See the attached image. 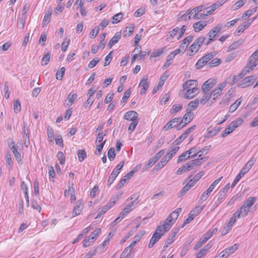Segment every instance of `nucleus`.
Wrapping results in <instances>:
<instances>
[{"label":"nucleus","instance_id":"1","mask_svg":"<svg viewBox=\"0 0 258 258\" xmlns=\"http://www.w3.org/2000/svg\"><path fill=\"white\" fill-rule=\"evenodd\" d=\"M181 208H177L173 211L162 222L158 225L151 237L148 244L149 248H152L163 235L164 233L167 232L175 223L179 214L181 212Z\"/></svg>","mask_w":258,"mask_h":258},{"label":"nucleus","instance_id":"2","mask_svg":"<svg viewBox=\"0 0 258 258\" xmlns=\"http://www.w3.org/2000/svg\"><path fill=\"white\" fill-rule=\"evenodd\" d=\"M256 201V198L254 197H249L243 203L242 205L234 214L236 215L238 218L246 217L250 209Z\"/></svg>","mask_w":258,"mask_h":258},{"label":"nucleus","instance_id":"3","mask_svg":"<svg viewBox=\"0 0 258 258\" xmlns=\"http://www.w3.org/2000/svg\"><path fill=\"white\" fill-rule=\"evenodd\" d=\"M216 55V53L214 51L205 54L198 60L195 65L196 68L197 69H201L206 64H207L208 61L212 59Z\"/></svg>","mask_w":258,"mask_h":258},{"label":"nucleus","instance_id":"4","mask_svg":"<svg viewBox=\"0 0 258 258\" xmlns=\"http://www.w3.org/2000/svg\"><path fill=\"white\" fill-rule=\"evenodd\" d=\"M222 26L221 24L217 25L210 30L207 34L208 36V40L205 43L206 45H208L212 42H213L215 39L214 38L216 36L217 34L221 30Z\"/></svg>","mask_w":258,"mask_h":258},{"label":"nucleus","instance_id":"5","mask_svg":"<svg viewBox=\"0 0 258 258\" xmlns=\"http://www.w3.org/2000/svg\"><path fill=\"white\" fill-rule=\"evenodd\" d=\"M257 78V77L255 76L245 77L239 82L237 86L242 88L248 87L252 85L255 82Z\"/></svg>","mask_w":258,"mask_h":258},{"label":"nucleus","instance_id":"6","mask_svg":"<svg viewBox=\"0 0 258 258\" xmlns=\"http://www.w3.org/2000/svg\"><path fill=\"white\" fill-rule=\"evenodd\" d=\"M194 114L190 108H187L186 112L184 115L183 118L179 120L182 128L189 123L194 119Z\"/></svg>","mask_w":258,"mask_h":258},{"label":"nucleus","instance_id":"7","mask_svg":"<svg viewBox=\"0 0 258 258\" xmlns=\"http://www.w3.org/2000/svg\"><path fill=\"white\" fill-rule=\"evenodd\" d=\"M179 120H180V117L173 118L164 125L163 129L164 131H167L173 127H176L178 130H180L182 128V126H181Z\"/></svg>","mask_w":258,"mask_h":258},{"label":"nucleus","instance_id":"8","mask_svg":"<svg viewBox=\"0 0 258 258\" xmlns=\"http://www.w3.org/2000/svg\"><path fill=\"white\" fill-rule=\"evenodd\" d=\"M204 207H196L193 210H192L189 214L188 217L184 221L182 227H183L187 224L189 223L195 217L199 214L201 212L203 211Z\"/></svg>","mask_w":258,"mask_h":258},{"label":"nucleus","instance_id":"9","mask_svg":"<svg viewBox=\"0 0 258 258\" xmlns=\"http://www.w3.org/2000/svg\"><path fill=\"white\" fill-rule=\"evenodd\" d=\"M226 86V82H223L219 84L217 87L213 90L210 94L211 97H213V100H215L222 93V90Z\"/></svg>","mask_w":258,"mask_h":258},{"label":"nucleus","instance_id":"10","mask_svg":"<svg viewBox=\"0 0 258 258\" xmlns=\"http://www.w3.org/2000/svg\"><path fill=\"white\" fill-rule=\"evenodd\" d=\"M238 245L235 244L232 246H229V247L225 248L223 250L220 254H221L222 258H227L229 255L233 253L235 250L237 249Z\"/></svg>","mask_w":258,"mask_h":258},{"label":"nucleus","instance_id":"11","mask_svg":"<svg viewBox=\"0 0 258 258\" xmlns=\"http://www.w3.org/2000/svg\"><path fill=\"white\" fill-rule=\"evenodd\" d=\"M216 82L213 79H209L206 81L202 86V90L204 93H206L215 85Z\"/></svg>","mask_w":258,"mask_h":258},{"label":"nucleus","instance_id":"12","mask_svg":"<svg viewBox=\"0 0 258 258\" xmlns=\"http://www.w3.org/2000/svg\"><path fill=\"white\" fill-rule=\"evenodd\" d=\"M139 86L142 87L140 94L141 95L145 94L149 86V83L148 82V78L147 77L142 78L141 80Z\"/></svg>","mask_w":258,"mask_h":258},{"label":"nucleus","instance_id":"13","mask_svg":"<svg viewBox=\"0 0 258 258\" xmlns=\"http://www.w3.org/2000/svg\"><path fill=\"white\" fill-rule=\"evenodd\" d=\"M221 130V127L220 126H216L214 128L208 130L207 134L204 136V140L205 141L207 139H209L216 134H217Z\"/></svg>","mask_w":258,"mask_h":258},{"label":"nucleus","instance_id":"14","mask_svg":"<svg viewBox=\"0 0 258 258\" xmlns=\"http://www.w3.org/2000/svg\"><path fill=\"white\" fill-rule=\"evenodd\" d=\"M193 36L191 35H188L187 37H185L180 43L179 45V47L181 49V50L183 52H184L189 43L192 40Z\"/></svg>","mask_w":258,"mask_h":258},{"label":"nucleus","instance_id":"15","mask_svg":"<svg viewBox=\"0 0 258 258\" xmlns=\"http://www.w3.org/2000/svg\"><path fill=\"white\" fill-rule=\"evenodd\" d=\"M186 92L184 94V98L186 99H190L196 96L199 92L198 88H191L186 90Z\"/></svg>","mask_w":258,"mask_h":258},{"label":"nucleus","instance_id":"16","mask_svg":"<svg viewBox=\"0 0 258 258\" xmlns=\"http://www.w3.org/2000/svg\"><path fill=\"white\" fill-rule=\"evenodd\" d=\"M198 82L195 80H189L185 82L183 84V88L184 90H187L189 89L197 88Z\"/></svg>","mask_w":258,"mask_h":258},{"label":"nucleus","instance_id":"17","mask_svg":"<svg viewBox=\"0 0 258 258\" xmlns=\"http://www.w3.org/2000/svg\"><path fill=\"white\" fill-rule=\"evenodd\" d=\"M83 209V205L81 200L77 201V205L74 207L72 212V217H74L79 215L82 211Z\"/></svg>","mask_w":258,"mask_h":258},{"label":"nucleus","instance_id":"18","mask_svg":"<svg viewBox=\"0 0 258 258\" xmlns=\"http://www.w3.org/2000/svg\"><path fill=\"white\" fill-rule=\"evenodd\" d=\"M258 63V57H255L253 56H250L249 58V60L245 67H248L250 69V71L254 69V68L256 66Z\"/></svg>","mask_w":258,"mask_h":258},{"label":"nucleus","instance_id":"19","mask_svg":"<svg viewBox=\"0 0 258 258\" xmlns=\"http://www.w3.org/2000/svg\"><path fill=\"white\" fill-rule=\"evenodd\" d=\"M138 115V113L135 111H129L125 113L124 119L130 121H135Z\"/></svg>","mask_w":258,"mask_h":258},{"label":"nucleus","instance_id":"20","mask_svg":"<svg viewBox=\"0 0 258 258\" xmlns=\"http://www.w3.org/2000/svg\"><path fill=\"white\" fill-rule=\"evenodd\" d=\"M226 0H218L214 4L212 5L208 9H210V10L208 11V14H212L215 10H216L219 7L222 6L225 2Z\"/></svg>","mask_w":258,"mask_h":258},{"label":"nucleus","instance_id":"21","mask_svg":"<svg viewBox=\"0 0 258 258\" xmlns=\"http://www.w3.org/2000/svg\"><path fill=\"white\" fill-rule=\"evenodd\" d=\"M195 183L191 179L183 187L179 194L178 197L183 196L191 187H193Z\"/></svg>","mask_w":258,"mask_h":258},{"label":"nucleus","instance_id":"22","mask_svg":"<svg viewBox=\"0 0 258 258\" xmlns=\"http://www.w3.org/2000/svg\"><path fill=\"white\" fill-rule=\"evenodd\" d=\"M121 38V34L120 32H117L115 34L114 36L110 40L108 43V46L111 48L112 46L117 43L118 40Z\"/></svg>","mask_w":258,"mask_h":258},{"label":"nucleus","instance_id":"23","mask_svg":"<svg viewBox=\"0 0 258 258\" xmlns=\"http://www.w3.org/2000/svg\"><path fill=\"white\" fill-rule=\"evenodd\" d=\"M207 23L205 21H200L193 25V28L195 32H198L202 30L206 26Z\"/></svg>","mask_w":258,"mask_h":258},{"label":"nucleus","instance_id":"24","mask_svg":"<svg viewBox=\"0 0 258 258\" xmlns=\"http://www.w3.org/2000/svg\"><path fill=\"white\" fill-rule=\"evenodd\" d=\"M168 162L167 156H164L160 161L154 166L153 170L157 171L159 169L162 168Z\"/></svg>","mask_w":258,"mask_h":258},{"label":"nucleus","instance_id":"25","mask_svg":"<svg viewBox=\"0 0 258 258\" xmlns=\"http://www.w3.org/2000/svg\"><path fill=\"white\" fill-rule=\"evenodd\" d=\"M138 203L139 201H138V198H136L135 200L133 201L124 209V212H126V213H128L135 207Z\"/></svg>","mask_w":258,"mask_h":258},{"label":"nucleus","instance_id":"26","mask_svg":"<svg viewBox=\"0 0 258 258\" xmlns=\"http://www.w3.org/2000/svg\"><path fill=\"white\" fill-rule=\"evenodd\" d=\"M135 27L134 25H130L125 27V30L123 32V35L124 37H128L132 35Z\"/></svg>","mask_w":258,"mask_h":258},{"label":"nucleus","instance_id":"27","mask_svg":"<svg viewBox=\"0 0 258 258\" xmlns=\"http://www.w3.org/2000/svg\"><path fill=\"white\" fill-rule=\"evenodd\" d=\"M203 6H200L197 7L195 8L194 9H193L192 10H191L190 11V12L187 15H186L185 14L183 15L182 16V17L186 18V17L188 15H193V16H196V15L200 13V12H201L203 10Z\"/></svg>","mask_w":258,"mask_h":258},{"label":"nucleus","instance_id":"28","mask_svg":"<svg viewBox=\"0 0 258 258\" xmlns=\"http://www.w3.org/2000/svg\"><path fill=\"white\" fill-rule=\"evenodd\" d=\"M217 228H215L212 229H209L202 236V237L207 241L214 234L217 232Z\"/></svg>","mask_w":258,"mask_h":258},{"label":"nucleus","instance_id":"29","mask_svg":"<svg viewBox=\"0 0 258 258\" xmlns=\"http://www.w3.org/2000/svg\"><path fill=\"white\" fill-rule=\"evenodd\" d=\"M101 232L100 228H96L94 231L92 232L88 237L91 239V242L93 243L97 238L99 234Z\"/></svg>","mask_w":258,"mask_h":258},{"label":"nucleus","instance_id":"30","mask_svg":"<svg viewBox=\"0 0 258 258\" xmlns=\"http://www.w3.org/2000/svg\"><path fill=\"white\" fill-rule=\"evenodd\" d=\"M241 101V98H239L238 99H237L235 101V102L230 106L229 109V112H233L234 111H235L240 105Z\"/></svg>","mask_w":258,"mask_h":258},{"label":"nucleus","instance_id":"31","mask_svg":"<svg viewBox=\"0 0 258 258\" xmlns=\"http://www.w3.org/2000/svg\"><path fill=\"white\" fill-rule=\"evenodd\" d=\"M238 77L236 75L228 77L225 81L226 83H229L231 86L234 85L236 83L239 81Z\"/></svg>","mask_w":258,"mask_h":258},{"label":"nucleus","instance_id":"32","mask_svg":"<svg viewBox=\"0 0 258 258\" xmlns=\"http://www.w3.org/2000/svg\"><path fill=\"white\" fill-rule=\"evenodd\" d=\"M190 156L188 155V153L187 151H185L183 153H182L180 156H179L177 163H179L185 160L189 159L190 158Z\"/></svg>","mask_w":258,"mask_h":258},{"label":"nucleus","instance_id":"33","mask_svg":"<svg viewBox=\"0 0 258 258\" xmlns=\"http://www.w3.org/2000/svg\"><path fill=\"white\" fill-rule=\"evenodd\" d=\"M221 60L218 58H215L213 59L211 61L207 63V66L209 67H214L219 66L221 63Z\"/></svg>","mask_w":258,"mask_h":258},{"label":"nucleus","instance_id":"34","mask_svg":"<svg viewBox=\"0 0 258 258\" xmlns=\"http://www.w3.org/2000/svg\"><path fill=\"white\" fill-rule=\"evenodd\" d=\"M199 103V99L197 98L195 100L191 101L189 103L187 108H190L191 110L192 111V109H195L198 107Z\"/></svg>","mask_w":258,"mask_h":258},{"label":"nucleus","instance_id":"35","mask_svg":"<svg viewBox=\"0 0 258 258\" xmlns=\"http://www.w3.org/2000/svg\"><path fill=\"white\" fill-rule=\"evenodd\" d=\"M78 97V95L76 93L72 94L71 93L69 94L67 96V100L69 101L70 103V104H68L67 105L68 106H70L72 105V104L74 102V101L77 99Z\"/></svg>","mask_w":258,"mask_h":258},{"label":"nucleus","instance_id":"36","mask_svg":"<svg viewBox=\"0 0 258 258\" xmlns=\"http://www.w3.org/2000/svg\"><path fill=\"white\" fill-rule=\"evenodd\" d=\"M75 188L73 183L72 184L71 186H69L68 189H66L64 191V195L65 197L71 196V195L75 194Z\"/></svg>","mask_w":258,"mask_h":258},{"label":"nucleus","instance_id":"37","mask_svg":"<svg viewBox=\"0 0 258 258\" xmlns=\"http://www.w3.org/2000/svg\"><path fill=\"white\" fill-rule=\"evenodd\" d=\"M188 135L185 132L178 137L173 143L175 146L179 145L187 137Z\"/></svg>","mask_w":258,"mask_h":258},{"label":"nucleus","instance_id":"38","mask_svg":"<svg viewBox=\"0 0 258 258\" xmlns=\"http://www.w3.org/2000/svg\"><path fill=\"white\" fill-rule=\"evenodd\" d=\"M199 149V147L195 146V147L190 149L189 150H187V151L188 153V155L191 157L194 158L198 155V153H197V152H198Z\"/></svg>","mask_w":258,"mask_h":258},{"label":"nucleus","instance_id":"39","mask_svg":"<svg viewBox=\"0 0 258 258\" xmlns=\"http://www.w3.org/2000/svg\"><path fill=\"white\" fill-rule=\"evenodd\" d=\"M164 49V48H162L154 50L151 54L150 57H156L160 56L163 53Z\"/></svg>","mask_w":258,"mask_h":258},{"label":"nucleus","instance_id":"40","mask_svg":"<svg viewBox=\"0 0 258 258\" xmlns=\"http://www.w3.org/2000/svg\"><path fill=\"white\" fill-rule=\"evenodd\" d=\"M77 155L78 156L79 160L82 162L86 158L87 154L85 150H78Z\"/></svg>","mask_w":258,"mask_h":258},{"label":"nucleus","instance_id":"41","mask_svg":"<svg viewBox=\"0 0 258 258\" xmlns=\"http://www.w3.org/2000/svg\"><path fill=\"white\" fill-rule=\"evenodd\" d=\"M206 38L204 36H201L198 37L197 39L195 40L194 41L195 43L200 48V47L203 44H205L206 42L205 41Z\"/></svg>","mask_w":258,"mask_h":258},{"label":"nucleus","instance_id":"42","mask_svg":"<svg viewBox=\"0 0 258 258\" xmlns=\"http://www.w3.org/2000/svg\"><path fill=\"white\" fill-rule=\"evenodd\" d=\"M50 53H47L44 55L41 60V63L42 66H45L48 64L50 59Z\"/></svg>","mask_w":258,"mask_h":258},{"label":"nucleus","instance_id":"43","mask_svg":"<svg viewBox=\"0 0 258 258\" xmlns=\"http://www.w3.org/2000/svg\"><path fill=\"white\" fill-rule=\"evenodd\" d=\"M211 147V145H209L203 148L198 152V154H199L198 157H201L203 154H206L210 150Z\"/></svg>","mask_w":258,"mask_h":258},{"label":"nucleus","instance_id":"44","mask_svg":"<svg viewBox=\"0 0 258 258\" xmlns=\"http://www.w3.org/2000/svg\"><path fill=\"white\" fill-rule=\"evenodd\" d=\"M211 95L210 94L204 93V95L202 96L200 100L201 104L204 105L210 98Z\"/></svg>","mask_w":258,"mask_h":258},{"label":"nucleus","instance_id":"45","mask_svg":"<svg viewBox=\"0 0 258 258\" xmlns=\"http://www.w3.org/2000/svg\"><path fill=\"white\" fill-rule=\"evenodd\" d=\"M56 156L58 160L59 161L60 164L62 165H63L65 163V156L63 153L61 151H59L57 153Z\"/></svg>","mask_w":258,"mask_h":258},{"label":"nucleus","instance_id":"46","mask_svg":"<svg viewBox=\"0 0 258 258\" xmlns=\"http://www.w3.org/2000/svg\"><path fill=\"white\" fill-rule=\"evenodd\" d=\"M179 28L178 27H175L172 30H171L170 32H169V36L167 35L166 39H170V38H173L177 33L179 32Z\"/></svg>","mask_w":258,"mask_h":258},{"label":"nucleus","instance_id":"47","mask_svg":"<svg viewBox=\"0 0 258 258\" xmlns=\"http://www.w3.org/2000/svg\"><path fill=\"white\" fill-rule=\"evenodd\" d=\"M206 242L207 241L205 239H204V238L203 237H202L195 245L194 248V250H197Z\"/></svg>","mask_w":258,"mask_h":258},{"label":"nucleus","instance_id":"48","mask_svg":"<svg viewBox=\"0 0 258 258\" xmlns=\"http://www.w3.org/2000/svg\"><path fill=\"white\" fill-rule=\"evenodd\" d=\"M65 72V68L64 67H62L60 68V71L57 72L56 74V78L58 80H62Z\"/></svg>","mask_w":258,"mask_h":258},{"label":"nucleus","instance_id":"49","mask_svg":"<svg viewBox=\"0 0 258 258\" xmlns=\"http://www.w3.org/2000/svg\"><path fill=\"white\" fill-rule=\"evenodd\" d=\"M205 172L204 171H201L198 173H197L191 180L192 181H194V183L196 184L200 179L204 175Z\"/></svg>","mask_w":258,"mask_h":258},{"label":"nucleus","instance_id":"50","mask_svg":"<svg viewBox=\"0 0 258 258\" xmlns=\"http://www.w3.org/2000/svg\"><path fill=\"white\" fill-rule=\"evenodd\" d=\"M123 16V14L121 13H119L115 15H114L112 17L113 21L112 23L113 24H116L120 22L121 20L122 17Z\"/></svg>","mask_w":258,"mask_h":258},{"label":"nucleus","instance_id":"51","mask_svg":"<svg viewBox=\"0 0 258 258\" xmlns=\"http://www.w3.org/2000/svg\"><path fill=\"white\" fill-rule=\"evenodd\" d=\"M14 110L17 113L21 111V104L19 100H16L14 103Z\"/></svg>","mask_w":258,"mask_h":258},{"label":"nucleus","instance_id":"52","mask_svg":"<svg viewBox=\"0 0 258 258\" xmlns=\"http://www.w3.org/2000/svg\"><path fill=\"white\" fill-rule=\"evenodd\" d=\"M116 154L114 149L113 147L110 148L108 151V158L110 161L113 160L115 157Z\"/></svg>","mask_w":258,"mask_h":258},{"label":"nucleus","instance_id":"53","mask_svg":"<svg viewBox=\"0 0 258 258\" xmlns=\"http://www.w3.org/2000/svg\"><path fill=\"white\" fill-rule=\"evenodd\" d=\"M250 72V69H249L248 67H244V69L241 71V73L239 74L238 76H237L240 80L247 73H248Z\"/></svg>","mask_w":258,"mask_h":258},{"label":"nucleus","instance_id":"54","mask_svg":"<svg viewBox=\"0 0 258 258\" xmlns=\"http://www.w3.org/2000/svg\"><path fill=\"white\" fill-rule=\"evenodd\" d=\"M131 94V89H128L124 93L123 96L121 100V102H126L127 99L130 97Z\"/></svg>","mask_w":258,"mask_h":258},{"label":"nucleus","instance_id":"55","mask_svg":"<svg viewBox=\"0 0 258 258\" xmlns=\"http://www.w3.org/2000/svg\"><path fill=\"white\" fill-rule=\"evenodd\" d=\"M97 247H93L90 249L88 253L85 256L84 258H91L94 255L97 251Z\"/></svg>","mask_w":258,"mask_h":258},{"label":"nucleus","instance_id":"56","mask_svg":"<svg viewBox=\"0 0 258 258\" xmlns=\"http://www.w3.org/2000/svg\"><path fill=\"white\" fill-rule=\"evenodd\" d=\"M187 171H189L187 167L186 164H185L182 167L179 168L176 171L175 173L177 175H180L183 172H186Z\"/></svg>","mask_w":258,"mask_h":258},{"label":"nucleus","instance_id":"57","mask_svg":"<svg viewBox=\"0 0 258 258\" xmlns=\"http://www.w3.org/2000/svg\"><path fill=\"white\" fill-rule=\"evenodd\" d=\"M119 199V197L118 196H116L114 198H112L109 202L106 204L107 206L110 209L112 207H113L115 202Z\"/></svg>","mask_w":258,"mask_h":258},{"label":"nucleus","instance_id":"58","mask_svg":"<svg viewBox=\"0 0 258 258\" xmlns=\"http://www.w3.org/2000/svg\"><path fill=\"white\" fill-rule=\"evenodd\" d=\"M223 177H221L217 179H216L212 184H210L209 187L208 189H209V190L212 191L214 189L215 186L218 184V183L221 181Z\"/></svg>","mask_w":258,"mask_h":258},{"label":"nucleus","instance_id":"59","mask_svg":"<svg viewBox=\"0 0 258 258\" xmlns=\"http://www.w3.org/2000/svg\"><path fill=\"white\" fill-rule=\"evenodd\" d=\"M255 162V159L254 158H251L245 165L244 167L249 170Z\"/></svg>","mask_w":258,"mask_h":258},{"label":"nucleus","instance_id":"60","mask_svg":"<svg viewBox=\"0 0 258 258\" xmlns=\"http://www.w3.org/2000/svg\"><path fill=\"white\" fill-rule=\"evenodd\" d=\"M243 121L242 118H238L234 120V121H232L231 123H232V125H233L234 127L236 128L239 125L243 123Z\"/></svg>","mask_w":258,"mask_h":258},{"label":"nucleus","instance_id":"61","mask_svg":"<svg viewBox=\"0 0 258 258\" xmlns=\"http://www.w3.org/2000/svg\"><path fill=\"white\" fill-rule=\"evenodd\" d=\"M246 2V0H239L235 4V7L234 8V10H237L239 9L241 7L243 6Z\"/></svg>","mask_w":258,"mask_h":258},{"label":"nucleus","instance_id":"62","mask_svg":"<svg viewBox=\"0 0 258 258\" xmlns=\"http://www.w3.org/2000/svg\"><path fill=\"white\" fill-rule=\"evenodd\" d=\"M211 192L212 191L209 190V189H207L206 191H205L202 194L200 197V200L204 201H206L208 197L210 196Z\"/></svg>","mask_w":258,"mask_h":258},{"label":"nucleus","instance_id":"63","mask_svg":"<svg viewBox=\"0 0 258 258\" xmlns=\"http://www.w3.org/2000/svg\"><path fill=\"white\" fill-rule=\"evenodd\" d=\"M153 160L149 159L148 163L143 167L142 168V172H144L147 170L149 168L154 165Z\"/></svg>","mask_w":258,"mask_h":258},{"label":"nucleus","instance_id":"64","mask_svg":"<svg viewBox=\"0 0 258 258\" xmlns=\"http://www.w3.org/2000/svg\"><path fill=\"white\" fill-rule=\"evenodd\" d=\"M99 61L100 59L98 58H94L88 64V68L90 69H92L95 67L96 65L99 62Z\"/></svg>","mask_w":258,"mask_h":258}]
</instances>
